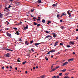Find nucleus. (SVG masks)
<instances>
[{"label": "nucleus", "mask_w": 78, "mask_h": 78, "mask_svg": "<svg viewBox=\"0 0 78 78\" xmlns=\"http://www.w3.org/2000/svg\"><path fill=\"white\" fill-rule=\"evenodd\" d=\"M77 37H76V40H77V39H78V35L77 36Z\"/></svg>", "instance_id": "55"}, {"label": "nucleus", "mask_w": 78, "mask_h": 78, "mask_svg": "<svg viewBox=\"0 0 78 78\" xmlns=\"http://www.w3.org/2000/svg\"><path fill=\"white\" fill-rule=\"evenodd\" d=\"M31 51H32L33 52H34V50H33V49L32 48H31Z\"/></svg>", "instance_id": "39"}, {"label": "nucleus", "mask_w": 78, "mask_h": 78, "mask_svg": "<svg viewBox=\"0 0 78 78\" xmlns=\"http://www.w3.org/2000/svg\"><path fill=\"white\" fill-rule=\"evenodd\" d=\"M24 30L28 29V25H27L26 27H24Z\"/></svg>", "instance_id": "13"}, {"label": "nucleus", "mask_w": 78, "mask_h": 78, "mask_svg": "<svg viewBox=\"0 0 78 78\" xmlns=\"http://www.w3.org/2000/svg\"><path fill=\"white\" fill-rule=\"evenodd\" d=\"M62 21H63V20H60V22L61 23H62Z\"/></svg>", "instance_id": "50"}, {"label": "nucleus", "mask_w": 78, "mask_h": 78, "mask_svg": "<svg viewBox=\"0 0 78 78\" xmlns=\"http://www.w3.org/2000/svg\"><path fill=\"white\" fill-rule=\"evenodd\" d=\"M9 53H7V54L5 55V56L6 57H9Z\"/></svg>", "instance_id": "10"}, {"label": "nucleus", "mask_w": 78, "mask_h": 78, "mask_svg": "<svg viewBox=\"0 0 78 78\" xmlns=\"http://www.w3.org/2000/svg\"><path fill=\"white\" fill-rule=\"evenodd\" d=\"M53 68V66L52 65L51 67V69H52Z\"/></svg>", "instance_id": "49"}, {"label": "nucleus", "mask_w": 78, "mask_h": 78, "mask_svg": "<svg viewBox=\"0 0 78 78\" xmlns=\"http://www.w3.org/2000/svg\"><path fill=\"white\" fill-rule=\"evenodd\" d=\"M59 76H62V73H59Z\"/></svg>", "instance_id": "24"}, {"label": "nucleus", "mask_w": 78, "mask_h": 78, "mask_svg": "<svg viewBox=\"0 0 78 78\" xmlns=\"http://www.w3.org/2000/svg\"><path fill=\"white\" fill-rule=\"evenodd\" d=\"M66 13L64 12V13H63L62 14V16H64V15L65 16H66L67 14H65Z\"/></svg>", "instance_id": "19"}, {"label": "nucleus", "mask_w": 78, "mask_h": 78, "mask_svg": "<svg viewBox=\"0 0 78 78\" xmlns=\"http://www.w3.org/2000/svg\"><path fill=\"white\" fill-rule=\"evenodd\" d=\"M6 34L7 36H8L9 37H10V34L8 33V32H6Z\"/></svg>", "instance_id": "16"}, {"label": "nucleus", "mask_w": 78, "mask_h": 78, "mask_svg": "<svg viewBox=\"0 0 78 78\" xmlns=\"http://www.w3.org/2000/svg\"><path fill=\"white\" fill-rule=\"evenodd\" d=\"M34 10V9H31V12H33Z\"/></svg>", "instance_id": "26"}, {"label": "nucleus", "mask_w": 78, "mask_h": 78, "mask_svg": "<svg viewBox=\"0 0 78 78\" xmlns=\"http://www.w3.org/2000/svg\"><path fill=\"white\" fill-rule=\"evenodd\" d=\"M30 42L31 43V44H32L33 42V41L32 40V41H30Z\"/></svg>", "instance_id": "33"}, {"label": "nucleus", "mask_w": 78, "mask_h": 78, "mask_svg": "<svg viewBox=\"0 0 78 78\" xmlns=\"http://www.w3.org/2000/svg\"><path fill=\"white\" fill-rule=\"evenodd\" d=\"M16 34L17 35H19V33L18 32V31H17L15 33L16 34Z\"/></svg>", "instance_id": "31"}, {"label": "nucleus", "mask_w": 78, "mask_h": 78, "mask_svg": "<svg viewBox=\"0 0 78 78\" xmlns=\"http://www.w3.org/2000/svg\"><path fill=\"white\" fill-rule=\"evenodd\" d=\"M25 44L26 45H28L29 44V42L27 41H26L25 42Z\"/></svg>", "instance_id": "5"}, {"label": "nucleus", "mask_w": 78, "mask_h": 78, "mask_svg": "<svg viewBox=\"0 0 78 78\" xmlns=\"http://www.w3.org/2000/svg\"><path fill=\"white\" fill-rule=\"evenodd\" d=\"M66 47L68 48H69L70 47V45H66Z\"/></svg>", "instance_id": "30"}, {"label": "nucleus", "mask_w": 78, "mask_h": 78, "mask_svg": "<svg viewBox=\"0 0 78 78\" xmlns=\"http://www.w3.org/2000/svg\"><path fill=\"white\" fill-rule=\"evenodd\" d=\"M42 22L43 23H45V20H42Z\"/></svg>", "instance_id": "27"}, {"label": "nucleus", "mask_w": 78, "mask_h": 78, "mask_svg": "<svg viewBox=\"0 0 78 78\" xmlns=\"http://www.w3.org/2000/svg\"><path fill=\"white\" fill-rule=\"evenodd\" d=\"M4 66H3V67H2V69H4Z\"/></svg>", "instance_id": "58"}, {"label": "nucleus", "mask_w": 78, "mask_h": 78, "mask_svg": "<svg viewBox=\"0 0 78 78\" xmlns=\"http://www.w3.org/2000/svg\"><path fill=\"white\" fill-rule=\"evenodd\" d=\"M52 6H53V7L56 6V5L55 4H53V5H52Z\"/></svg>", "instance_id": "34"}, {"label": "nucleus", "mask_w": 78, "mask_h": 78, "mask_svg": "<svg viewBox=\"0 0 78 78\" xmlns=\"http://www.w3.org/2000/svg\"><path fill=\"white\" fill-rule=\"evenodd\" d=\"M59 68H60V66H59L57 65L56 67H55V69H57Z\"/></svg>", "instance_id": "20"}, {"label": "nucleus", "mask_w": 78, "mask_h": 78, "mask_svg": "<svg viewBox=\"0 0 78 78\" xmlns=\"http://www.w3.org/2000/svg\"><path fill=\"white\" fill-rule=\"evenodd\" d=\"M53 34V37H54V38H55L57 36L55 34V33H53L51 34Z\"/></svg>", "instance_id": "6"}, {"label": "nucleus", "mask_w": 78, "mask_h": 78, "mask_svg": "<svg viewBox=\"0 0 78 78\" xmlns=\"http://www.w3.org/2000/svg\"><path fill=\"white\" fill-rule=\"evenodd\" d=\"M60 45L61 46H62V45H63V44L62 43H60Z\"/></svg>", "instance_id": "43"}, {"label": "nucleus", "mask_w": 78, "mask_h": 78, "mask_svg": "<svg viewBox=\"0 0 78 78\" xmlns=\"http://www.w3.org/2000/svg\"><path fill=\"white\" fill-rule=\"evenodd\" d=\"M68 61H69V62H70L71 61V60H70V59H68Z\"/></svg>", "instance_id": "59"}, {"label": "nucleus", "mask_w": 78, "mask_h": 78, "mask_svg": "<svg viewBox=\"0 0 78 78\" xmlns=\"http://www.w3.org/2000/svg\"><path fill=\"white\" fill-rule=\"evenodd\" d=\"M17 62H20V58H19L17 59Z\"/></svg>", "instance_id": "32"}, {"label": "nucleus", "mask_w": 78, "mask_h": 78, "mask_svg": "<svg viewBox=\"0 0 78 78\" xmlns=\"http://www.w3.org/2000/svg\"><path fill=\"white\" fill-rule=\"evenodd\" d=\"M70 60H71V61H73V58H72L70 59Z\"/></svg>", "instance_id": "38"}, {"label": "nucleus", "mask_w": 78, "mask_h": 78, "mask_svg": "<svg viewBox=\"0 0 78 78\" xmlns=\"http://www.w3.org/2000/svg\"><path fill=\"white\" fill-rule=\"evenodd\" d=\"M17 5H19V4L20 3V2H18V1H16V2L15 3Z\"/></svg>", "instance_id": "11"}, {"label": "nucleus", "mask_w": 78, "mask_h": 78, "mask_svg": "<svg viewBox=\"0 0 78 78\" xmlns=\"http://www.w3.org/2000/svg\"><path fill=\"white\" fill-rule=\"evenodd\" d=\"M48 37H52V36H50V35H48L46 36L45 37V39H47V38H48Z\"/></svg>", "instance_id": "3"}, {"label": "nucleus", "mask_w": 78, "mask_h": 78, "mask_svg": "<svg viewBox=\"0 0 78 78\" xmlns=\"http://www.w3.org/2000/svg\"><path fill=\"white\" fill-rule=\"evenodd\" d=\"M69 43L70 44H72V45H74V41H73L69 42Z\"/></svg>", "instance_id": "7"}, {"label": "nucleus", "mask_w": 78, "mask_h": 78, "mask_svg": "<svg viewBox=\"0 0 78 78\" xmlns=\"http://www.w3.org/2000/svg\"><path fill=\"white\" fill-rule=\"evenodd\" d=\"M68 63V62H64L62 65V66H65Z\"/></svg>", "instance_id": "2"}, {"label": "nucleus", "mask_w": 78, "mask_h": 78, "mask_svg": "<svg viewBox=\"0 0 78 78\" xmlns=\"http://www.w3.org/2000/svg\"><path fill=\"white\" fill-rule=\"evenodd\" d=\"M5 30H9V28H7L6 29H5Z\"/></svg>", "instance_id": "60"}, {"label": "nucleus", "mask_w": 78, "mask_h": 78, "mask_svg": "<svg viewBox=\"0 0 78 78\" xmlns=\"http://www.w3.org/2000/svg\"><path fill=\"white\" fill-rule=\"evenodd\" d=\"M10 53H12L14 52V51L13 50L10 49Z\"/></svg>", "instance_id": "21"}, {"label": "nucleus", "mask_w": 78, "mask_h": 78, "mask_svg": "<svg viewBox=\"0 0 78 78\" xmlns=\"http://www.w3.org/2000/svg\"><path fill=\"white\" fill-rule=\"evenodd\" d=\"M34 25H36L37 24L35 22H34Z\"/></svg>", "instance_id": "41"}, {"label": "nucleus", "mask_w": 78, "mask_h": 78, "mask_svg": "<svg viewBox=\"0 0 78 78\" xmlns=\"http://www.w3.org/2000/svg\"><path fill=\"white\" fill-rule=\"evenodd\" d=\"M66 71V69H63V70H61V71L62 72H65Z\"/></svg>", "instance_id": "22"}, {"label": "nucleus", "mask_w": 78, "mask_h": 78, "mask_svg": "<svg viewBox=\"0 0 78 78\" xmlns=\"http://www.w3.org/2000/svg\"><path fill=\"white\" fill-rule=\"evenodd\" d=\"M45 32H46V33L50 34V32L47 31H45Z\"/></svg>", "instance_id": "29"}, {"label": "nucleus", "mask_w": 78, "mask_h": 78, "mask_svg": "<svg viewBox=\"0 0 78 78\" xmlns=\"http://www.w3.org/2000/svg\"><path fill=\"white\" fill-rule=\"evenodd\" d=\"M0 17L1 18H2V17H3V15H2L1 13H0Z\"/></svg>", "instance_id": "18"}, {"label": "nucleus", "mask_w": 78, "mask_h": 78, "mask_svg": "<svg viewBox=\"0 0 78 78\" xmlns=\"http://www.w3.org/2000/svg\"><path fill=\"white\" fill-rule=\"evenodd\" d=\"M51 58H53V55H51Z\"/></svg>", "instance_id": "54"}, {"label": "nucleus", "mask_w": 78, "mask_h": 78, "mask_svg": "<svg viewBox=\"0 0 78 78\" xmlns=\"http://www.w3.org/2000/svg\"><path fill=\"white\" fill-rule=\"evenodd\" d=\"M64 78H70V77L68 76H65L64 77Z\"/></svg>", "instance_id": "36"}, {"label": "nucleus", "mask_w": 78, "mask_h": 78, "mask_svg": "<svg viewBox=\"0 0 78 78\" xmlns=\"http://www.w3.org/2000/svg\"><path fill=\"white\" fill-rule=\"evenodd\" d=\"M67 13L69 15H71V13H70V12H69V11H67Z\"/></svg>", "instance_id": "23"}, {"label": "nucleus", "mask_w": 78, "mask_h": 78, "mask_svg": "<svg viewBox=\"0 0 78 78\" xmlns=\"http://www.w3.org/2000/svg\"><path fill=\"white\" fill-rule=\"evenodd\" d=\"M40 25L41 24H37V27H39L40 26Z\"/></svg>", "instance_id": "42"}, {"label": "nucleus", "mask_w": 78, "mask_h": 78, "mask_svg": "<svg viewBox=\"0 0 78 78\" xmlns=\"http://www.w3.org/2000/svg\"><path fill=\"white\" fill-rule=\"evenodd\" d=\"M56 51L55 50H52L51 51H50L49 52H51V53H54V52H55Z\"/></svg>", "instance_id": "8"}, {"label": "nucleus", "mask_w": 78, "mask_h": 78, "mask_svg": "<svg viewBox=\"0 0 78 78\" xmlns=\"http://www.w3.org/2000/svg\"><path fill=\"white\" fill-rule=\"evenodd\" d=\"M57 18H58L59 17V14H58L57 16Z\"/></svg>", "instance_id": "44"}, {"label": "nucleus", "mask_w": 78, "mask_h": 78, "mask_svg": "<svg viewBox=\"0 0 78 78\" xmlns=\"http://www.w3.org/2000/svg\"><path fill=\"white\" fill-rule=\"evenodd\" d=\"M56 78H60V77L58 76H56Z\"/></svg>", "instance_id": "47"}, {"label": "nucleus", "mask_w": 78, "mask_h": 78, "mask_svg": "<svg viewBox=\"0 0 78 78\" xmlns=\"http://www.w3.org/2000/svg\"><path fill=\"white\" fill-rule=\"evenodd\" d=\"M27 62L26 61H25V62H22V64H24L25 63H27Z\"/></svg>", "instance_id": "25"}, {"label": "nucleus", "mask_w": 78, "mask_h": 78, "mask_svg": "<svg viewBox=\"0 0 78 78\" xmlns=\"http://www.w3.org/2000/svg\"><path fill=\"white\" fill-rule=\"evenodd\" d=\"M13 29H14L15 30H17V28H15V27H14V28H13Z\"/></svg>", "instance_id": "46"}, {"label": "nucleus", "mask_w": 78, "mask_h": 78, "mask_svg": "<svg viewBox=\"0 0 78 78\" xmlns=\"http://www.w3.org/2000/svg\"><path fill=\"white\" fill-rule=\"evenodd\" d=\"M76 31H78V29H77L76 30Z\"/></svg>", "instance_id": "64"}, {"label": "nucleus", "mask_w": 78, "mask_h": 78, "mask_svg": "<svg viewBox=\"0 0 78 78\" xmlns=\"http://www.w3.org/2000/svg\"><path fill=\"white\" fill-rule=\"evenodd\" d=\"M60 28L62 30L65 29V27L64 26H62Z\"/></svg>", "instance_id": "17"}, {"label": "nucleus", "mask_w": 78, "mask_h": 78, "mask_svg": "<svg viewBox=\"0 0 78 78\" xmlns=\"http://www.w3.org/2000/svg\"><path fill=\"white\" fill-rule=\"evenodd\" d=\"M25 73H26L27 74V71H26L25 72Z\"/></svg>", "instance_id": "62"}, {"label": "nucleus", "mask_w": 78, "mask_h": 78, "mask_svg": "<svg viewBox=\"0 0 78 78\" xmlns=\"http://www.w3.org/2000/svg\"><path fill=\"white\" fill-rule=\"evenodd\" d=\"M50 51H49L47 53V54L49 55L50 54Z\"/></svg>", "instance_id": "40"}, {"label": "nucleus", "mask_w": 78, "mask_h": 78, "mask_svg": "<svg viewBox=\"0 0 78 78\" xmlns=\"http://www.w3.org/2000/svg\"><path fill=\"white\" fill-rule=\"evenodd\" d=\"M8 8H10V5H9V6L8 8H5L4 9L5 11H6V10L7 11H9V9H8Z\"/></svg>", "instance_id": "1"}, {"label": "nucleus", "mask_w": 78, "mask_h": 78, "mask_svg": "<svg viewBox=\"0 0 78 78\" xmlns=\"http://www.w3.org/2000/svg\"><path fill=\"white\" fill-rule=\"evenodd\" d=\"M56 68H54L53 69H51V71H50V72H51L53 71H55L56 70Z\"/></svg>", "instance_id": "12"}, {"label": "nucleus", "mask_w": 78, "mask_h": 78, "mask_svg": "<svg viewBox=\"0 0 78 78\" xmlns=\"http://www.w3.org/2000/svg\"><path fill=\"white\" fill-rule=\"evenodd\" d=\"M41 44V43H35V45H36V46H38L39 45Z\"/></svg>", "instance_id": "15"}, {"label": "nucleus", "mask_w": 78, "mask_h": 78, "mask_svg": "<svg viewBox=\"0 0 78 78\" xmlns=\"http://www.w3.org/2000/svg\"><path fill=\"white\" fill-rule=\"evenodd\" d=\"M6 50H7V51H10V49H6Z\"/></svg>", "instance_id": "45"}, {"label": "nucleus", "mask_w": 78, "mask_h": 78, "mask_svg": "<svg viewBox=\"0 0 78 78\" xmlns=\"http://www.w3.org/2000/svg\"><path fill=\"white\" fill-rule=\"evenodd\" d=\"M22 23V22H21V21H20V24H21Z\"/></svg>", "instance_id": "63"}, {"label": "nucleus", "mask_w": 78, "mask_h": 78, "mask_svg": "<svg viewBox=\"0 0 78 78\" xmlns=\"http://www.w3.org/2000/svg\"><path fill=\"white\" fill-rule=\"evenodd\" d=\"M38 3H41V0H38Z\"/></svg>", "instance_id": "28"}, {"label": "nucleus", "mask_w": 78, "mask_h": 78, "mask_svg": "<svg viewBox=\"0 0 78 78\" xmlns=\"http://www.w3.org/2000/svg\"><path fill=\"white\" fill-rule=\"evenodd\" d=\"M19 41H22V40L21 39V38H19Z\"/></svg>", "instance_id": "37"}, {"label": "nucleus", "mask_w": 78, "mask_h": 78, "mask_svg": "<svg viewBox=\"0 0 78 78\" xmlns=\"http://www.w3.org/2000/svg\"><path fill=\"white\" fill-rule=\"evenodd\" d=\"M73 55H74V54H75V52H73Z\"/></svg>", "instance_id": "61"}, {"label": "nucleus", "mask_w": 78, "mask_h": 78, "mask_svg": "<svg viewBox=\"0 0 78 78\" xmlns=\"http://www.w3.org/2000/svg\"><path fill=\"white\" fill-rule=\"evenodd\" d=\"M48 23H51V21H48Z\"/></svg>", "instance_id": "48"}, {"label": "nucleus", "mask_w": 78, "mask_h": 78, "mask_svg": "<svg viewBox=\"0 0 78 78\" xmlns=\"http://www.w3.org/2000/svg\"><path fill=\"white\" fill-rule=\"evenodd\" d=\"M11 5H10V7H12L14 6L13 5V2H12V3H10Z\"/></svg>", "instance_id": "14"}, {"label": "nucleus", "mask_w": 78, "mask_h": 78, "mask_svg": "<svg viewBox=\"0 0 78 78\" xmlns=\"http://www.w3.org/2000/svg\"><path fill=\"white\" fill-rule=\"evenodd\" d=\"M68 74H69L66 73V74H65V75L67 76V75H68Z\"/></svg>", "instance_id": "51"}, {"label": "nucleus", "mask_w": 78, "mask_h": 78, "mask_svg": "<svg viewBox=\"0 0 78 78\" xmlns=\"http://www.w3.org/2000/svg\"><path fill=\"white\" fill-rule=\"evenodd\" d=\"M56 78V77L55 76H53L52 77V78Z\"/></svg>", "instance_id": "35"}, {"label": "nucleus", "mask_w": 78, "mask_h": 78, "mask_svg": "<svg viewBox=\"0 0 78 78\" xmlns=\"http://www.w3.org/2000/svg\"><path fill=\"white\" fill-rule=\"evenodd\" d=\"M37 20H39V21H40V19H37Z\"/></svg>", "instance_id": "56"}, {"label": "nucleus", "mask_w": 78, "mask_h": 78, "mask_svg": "<svg viewBox=\"0 0 78 78\" xmlns=\"http://www.w3.org/2000/svg\"><path fill=\"white\" fill-rule=\"evenodd\" d=\"M12 0H10V2H11L12 3Z\"/></svg>", "instance_id": "52"}, {"label": "nucleus", "mask_w": 78, "mask_h": 78, "mask_svg": "<svg viewBox=\"0 0 78 78\" xmlns=\"http://www.w3.org/2000/svg\"><path fill=\"white\" fill-rule=\"evenodd\" d=\"M48 58H46V60L48 61Z\"/></svg>", "instance_id": "57"}, {"label": "nucleus", "mask_w": 78, "mask_h": 78, "mask_svg": "<svg viewBox=\"0 0 78 78\" xmlns=\"http://www.w3.org/2000/svg\"><path fill=\"white\" fill-rule=\"evenodd\" d=\"M45 77V75H43L41 76V77H38L37 78H44Z\"/></svg>", "instance_id": "4"}, {"label": "nucleus", "mask_w": 78, "mask_h": 78, "mask_svg": "<svg viewBox=\"0 0 78 78\" xmlns=\"http://www.w3.org/2000/svg\"><path fill=\"white\" fill-rule=\"evenodd\" d=\"M58 41H56L55 42V44H54V47H55L58 44Z\"/></svg>", "instance_id": "9"}, {"label": "nucleus", "mask_w": 78, "mask_h": 78, "mask_svg": "<svg viewBox=\"0 0 78 78\" xmlns=\"http://www.w3.org/2000/svg\"><path fill=\"white\" fill-rule=\"evenodd\" d=\"M33 19H36V20H37V19L36 17H34L33 18Z\"/></svg>", "instance_id": "53"}]
</instances>
